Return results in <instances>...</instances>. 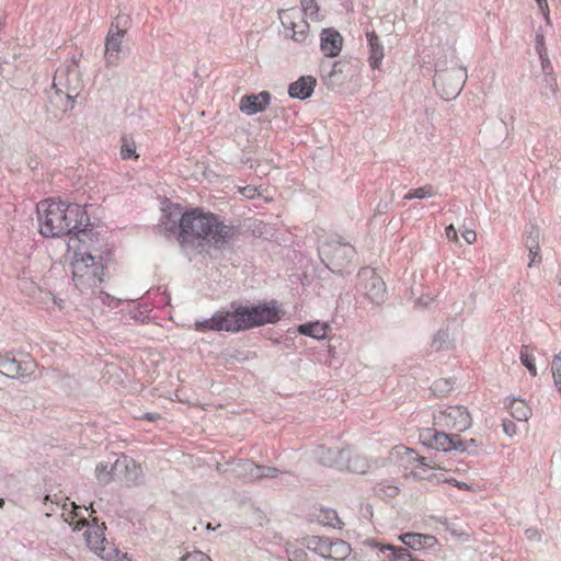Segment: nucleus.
<instances>
[{
  "label": "nucleus",
  "instance_id": "1",
  "mask_svg": "<svg viewBox=\"0 0 561 561\" xmlns=\"http://www.w3.org/2000/svg\"><path fill=\"white\" fill-rule=\"evenodd\" d=\"M39 232L44 237L70 236L69 247L78 241L85 244L92 240L93 231L88 229L90 218L85 209L78 204L42 201L36 206Z\"/></svg>",
  "mask_w": 561,
  "mask_h": 561
},
{
  "label": "nucleus",
  "instance_id": "2",
  "mask_svg": "<svg viewBox=\"0 0 561 561\" xmlns=\"http://www.w3.org/2000/svg\"><path fill=\"white\" fill-rule=\"evenodd\" d=\"M280 319V310L275 301L257 306H234L227 312L216 313L204 321H196L195 328L199 331L239 332L275 323Z\"/></svg>",
  "mask_w": 561,
  "mask_h": 561
},
{
  "label": "nucleus",
  "instance_id": "3",
  "mask_svg": "<svg viewBox=\"0 0 561 561\" xmlns=\"http://www.w3.org/2000/svg\"><path fill=\"white\" fill-rule=\"evenodd\" d=\"M236 229L233 226L221 222L210 213L192 209L184 213L180 225V242L190 243L203 240L215 249L222 250L233 240Z\"/></svg>",
  "mask_w": 561,
  "mask_h": 561
},
{
  "label": "nucleus",
  "instance_id": "4",
  "mask_svg": "<svg viewBox=\"0 0 561 561\" xmlns=\"http://www.w3.org/2000/svg\"><path fill=\"white\" fill-rule=\"evenodd\" d=\"M104 265L102 261H95V256L85 250V244L75 250L72 261V278L75 286L81 291L95 288L103 282Z\"/></svg>",
  "mask_w": 561,
  "mask_h": 561
},
{
  "label": "nucleus",
  "instance_id": "5",
  "mask_svg": "<svg viewBox=\"0 0 561 561\" xmlns=\"http://www.w3.org/2000/svg\"><path fill=\"white\" fill-rule=\"evenodd\" d=\"M301 545L321 558L332 561H346L352 553L351 545L339 538L306 536L301 539Z\"/></svg>",
  "mask_w": 561,
  "mask_h": 561
},
{
  "label": "nucleus",
  "instance_id": "6",
  "mask_svg": "<svg viewBox=\"0 0 561 561\" xmlns=\"http://www.w3.org/2000/svg\"><path fill=\"white\" fill-rule=\"evenodd\" d=\"M472 424V419L462 405H450L436 411L433 415V426L436 430L448 431L457 434L465 432Z\"/></svg>",
  "mask_w": 561,
  "mask_h": 561
},
{
  "label": "nucleus",
  "instance_id": "7",
  "mask_svg": "<svg viewBox=\"0 0 561 561\" xmlns=\"http://www.w3.org/2000/svg\"><path fill=\"white\" fill-rule=\"evenodd\" d=\"M53 85L61 92L66 93V107L73 108L76 99L79 96L82 82L80 79L78 67L75 62L56 70Z\"/></svg>",
  "mask_w": 561,
  "mask_h": 561
},
{
  "label": "nucleus",
  "instance_id": "8",
  "mask_svg": "<svg viewBox=\"0 0 561 561\" xmlns=\"http://www.w3.org/2000/svg\"><path fill=\"white\" fill-rule=\"evenodd\" d=\"M322 262L333 272H341L355 255V249L351 244L331 240L320 248Z\"/></svg>",
  "mask_w": 561,
  "mask_h": 561
},
{
  "label": "nucleus",
  "instance_id": "9",
  "mask_svg": "<svg viewBox=\"0 0 561 561\" xmlns=\"http://www.w3.org/2000/svg\"><path fill=\"white\" fill-rule=\"evenodd\" d=\"M466 80V68L456 67L436 75L434 79V84L438 89L444 99L451 100L456 98L462 90Z\"/></svg>",
  "mask_w": 561,
  "mask_h": 561
},
{
  "label": "nucleus",
  "instance_id": "10",
  "mask_svg": "<svg viewBox=\"0 0 561 561\" xmlns=\"http://www.w3.org/2000/svg\"><path fill=\"white\" fill-rule=\"evenodd\" d=\"M422 437L425 439L428 446L437 450L449 451L453 449H458L465 451L467 449L458 434H454L448 431L436 430L435 426L433 430H427L422 435Z\"/></svg>",
  "mask_w": 561,
  "mask_h": 561
},
{
  "label": "nucleus",
  "instance_id": "11",
  "mask_svg": "<svg viewBox=\"0 0 561 561\" xmlns=\"http://www.w3.org/2000/svg\"><path fill=\"white\" fill-rule=\"evenodd\" d=\"M114 468L116 477L128 486L138 485L144 480L142 470L133 458L124 455L117 457Z\"/></svg>",
  "mask_w": 561,
  "mask_h": 561
},
{
  "label": "nucleus",
  "instance_id": "12",
  "mask_svg": "<svg viewBox=\"0 0 561 561\" xmlns=\"http://www.w3.org/2000/svg\"><path fill=\"white\" fill-rule=\"evenodd\" d=\"M279 19L283 26L291 31V38L296 42H304L309 28L308 23L304 20L300 11L290 9L279 12Z\"/></svg>",
  "mask_w": 561,
  "mask_h": 561
},
{
  "label": "nucleus",
  "instance_id": "13",
  "mask_svg": "<svg viewBox=\"0 0 561 561\" xmlns=\"http://www.w3.org/2000/svg\"><path fill=\"white\" fill-rule=\"evenodd\" d=\"M318 461L327 467H336L343 470L344 459L350 457V448H325L320 446L316 450Z\"/></svg>",
  "mask_w": 561,
  "mask_h": 561
},
{
  "label": "nucleus",
  "instance_id": "14",
  "mask_svg": "<svg viewBox=\"0 0 561 561\" xmlns=\"http://www.w3.org/2000/svg\"><path fill=\"white\" fill-rule=\"evenodd\" d=\"M362 275L365 277L370 275L366 285V296L368 299L376 305H382L386 301V284L383 280L375 276L374 271L370 268H364Z\"/></svg>",
  "mask_w": 561,
  "mask_h": 561
},
{
  "label": "nucleus",
  "instance_id": "15",
  "mask_svg": "<svg viewBox=\"0 0 561 561\" xmlns=\"http://www.w3.org/2000/svg\"><path fill=\"white\" fill-rule=\"evenodd\" d=\"M33 373L30 365L18 362L10 354H0V374L9 377H24Z\"/></svg>",
  "mask_w": 561,
  "mask_h": 561
},
{
  "label": "nucleus",
  "instance_id": "16",
  "mask_svg": "<svg viewBox=\"0 0 561 561\" xmlns=\"http://www.w3.org/2000/svg\"><path fill=\"white\" fill-rule=\"evenodd\" d=\"M271 100V94L262 91L259 94L243 95L241 98L239 107L240 111L247 115H253L265 110Z\"/></svg>",
  "mask_w": 561,
  "mask_h": 561
},
{
  "label": "nucleus",
  "instance_id": "17",
  "mask_svg": "<svg viewBox=\"0 0 561 561\" xmlns=\"http://www.w3.org/2000/svg\"><path fill=\"white\" fill-rule=\"evenodd\" d=\"M343 38L333 28H324L321 33V50L328 57H335L342 49Z\"/></svg>",
  "mask_w": 561,
  "mask_h": 561
},
{
  "label": "nucleus",
  "instance_id": "18",
  "mask_svg": "<svg viewBox=\"0 0 561 561\" xmlns=\"http://www.w3.org/2000/svg\"><path fill=\"white\" fill-rule=\"evenodd\" d=\"M123 37L124 35L122 34V32H114L113 28H110L108 34L106 36L104 53L106 62L108 65H117L122 53Z\"/></svg>",
  "mask_w": 561,
  "mask_h": 561
},
{
  "label": "nucleus",
  "instance_id": "19",
  "mask_svg": "<svg viewBox=\"0 0 561 561\" xmlns=\"http://www.w3.org/2000/svg\"><path fill=\"white\" fill-rule=\"evenodd\" d=\"M399 539L409 548L413 550H425L434 548L438 540L435 536L419 534V533H405L399 537Z\"/></svg>",
  "mask_w": 561,
  "mask_h": 561
},
{
  "label": "nucleus",
  "instance_id": "20",
  "mask_svg": "<svg viewBox=\"0 0 561 561\" xmlns=\"http://www.w3.org/2000/svg\"><path fill=\"white\" fill-rule=\"evenodd\" d=\"M316 83V79L311 76L300 77L297 81L289 84L288 94L293 99L306 100L311 96Z\"/></svg>",
  "mask_w": 561,
  "mask_h": 561
},
{
  "label": "nucleus",
  "instance_id": "21",
  "mask_svg": "<svg viewBox=\"0 0 561 561\" xmlns=\"http://www.w3.org/2000/svg\"><path fill=\"white\" fill-rule=\"evenodd\" d=\"M184 213L179 206L170 208L169 211L164 210L161 218L160 228H163L169 234H178L180 239V225L182 224Z\"/></svg>",
  "mask_w": 561,
  "mask_h": 561
},
{
  "label": "nucleus",
  "instance_id": "22",
  "mask_svg": "<svg viewBox=\"0 0 561 561\" xmlns=\"http://www.w3.org/2000/svg\"><path fill=\"white\" fill-rule=\"evenodd\" d=\"M366 37L370 50L368 58L369 65L373 69L379 68L383 59V46L374 30L366 31Z\"/></svg>",
  "mask_w": 561,
  "mask_h": 561
},
{
  "label": "nucleus",
  "instance_id": "23",
  "mask_svg": "<svg viewBox=\"0 0 561 561\" xmlns=\"http://www.w3.org/2000/svg\"><path fill=\"white\" fill-rule=\"evenodd\" d=\"M373 466L374 465L370 463L366 459V457H364L359 454H354L350 449V457H346L344 459L343 470H347L353 473L364 474V473L369 472L371 470Z\"/></svg>",
  "mask_w": 561,
  "mask_h": 561
},
{
  "label": "nucleus",
  "instance_id": "24",
  "mask_svg": "<svg viewBox=\"0 0 561 561\" xmlns=\"http://www.w3.org/2000/svg\"><path fill=\"white\" fill-rule=\"evenodd\" d=\"M539 237H540L539 229L533 228L531 231L525 238V243L529 250V257H530V261L528 263L529 267L533 266L534 264L541 262Z\"/></svg>",
  "mask_w": 561,
  "mask_h": 561
},
{
  "label": "nucleus",
  "instance_id": "25",
  "mask_svg": "<svg viewBox=\"0 0 561 561\" xmlns=\"http://www.w3.org/2000/svg\"><path fill=\"white\" fill-rule=\"evenodd\" d=\"M506 408L510 414L519 422H526L531 415V409L526 401L522 399H511Z\"/></svg>",
  "mask_w": 561,
  "mask_h": 561
},
{
  "label": "nucleus",
  "instance_id": "26",
  "mask_svg": "<svg viewBox=\"0 0 561 561\" xmlns=\"http://www.w3.org/2000/svg\"><path fill=\"white\" fill-rule=\"evenodd\" d=\"M317 520L323 526H329L335 529H341L344 525L336 511L332 508H320L317 514Z\"/></svg>",
  "mask_w": 561,
  "mask_h": 561
},
{
  "label": "nucleus",
  "instance_id": "27",
  "mask_svg": "<svg viewBox=\"0 0 561 561\" xmlns=\"http://www.w3.org/2000/svg\"><path fill=\"white\" fill-rule=\"evenodd\" d=\"M260 471L261 466L248 459L238 465V474L250 482L260 480Z\"/></svg>",
  "mask_w": 561,
  "mask_h": 561
},
{
  "label": "nucleus",
  "instance_id": "28",
  "mask_svg": "<svg viewBox=\"0 0 561 561\" xmlns=\"http://www.w3.org/2000/svg\"><path fill=\"white\" fill-rule=\"evenodd\" d=\"M329 325L320 322L305 323L300 324L298 328V332L302 335L311 336L313 339H324L327 336V331Z\"/></svg>",
  "mask_w": 561,
  "mask_h": 561
},
{
  "label": "nucleus",
  "instance_id": "29",
  "mask_svg": "<svg viewBox=\"0 0 561 561\" xmlns=\"http://www.w3.org/2000/svg\"><path fill=\"white\" fill-rule=\"evenodd\" d=\"M115 461L112 462H100L95 467V478L102 484H108L114 480L115 474Z\"/></svg>",
  "mask_w": 561,
  "mask_h": 561
},
{
  "label": "nucleus",
  "instance_id": "30",
  "mask_svg": "<svg viewBox=\"0 0 561 561\" xmlns=\"http://www.w3.org/2000/svg\"><path fill=\"white\" fill-rule=\"evenodd\" d=\"M520 360H522L523 365L528 369V371L530 373L531 376H534V377L537 376V368L535 365V355H534L533 350L529 346H527V345L522 346Z\"/></svg>",
  "mask_w": 561,
  "mask_h": 561
},
{
  "label": "nucleus",
  "instance_id": "31",
  "mask_svg": "<svg viewBox=\"0 0 561 561\" xmlns=\"http://www.w3.org/2000/svg\"><path fill=\"white\" fill-rule=\"evenodd\" d=\"M401 451H403V453H404L405 458H407V461H408L409 463H411V465H412V463H414V462H419V463H420V465H422V466H425V467H428V468H433V466H431L430 463H426V462H425V458H424V457H422V458H421V457H419V456L416 455V453H415V451H413V450H411V449H408V448H405V447H396V448L393 449V451H391L390 457L392 458L394 455H397V456H398V455H400V454H401Z\"/></svg>",
  "mask_w": 561,
  "mask_h": 561
},
{
  "label": "nucleus",
  "instance_id": "32",
  "mask_svg": "<svg viewBox=\"0 0 561 561\" xmlns=\"http://www.w3.org/2000/svg\"><path fill=\"white\" fill-rule=\"evenodd\" d=\"M66 93L58 91L54 85H51V89L48 91V100L49 102L57 107L58 110L62 112L71 111L72 108L66 107Z\"/></svg>",
  "mask_w": 561,
  "mask_h": 561
},
{
  "label": "nucleus",
  "instance_id": "33",
  "mask_svg": "<svg viewBox=\"0 0 561 561\" xmlns=\"http://www.w3.org/2000/svg\"><path fill=\"white\" fill-rule=\"evenodd\" d=\"M436 194V190L433 185H425L423 187L410 190L404 198L405 199H412V198H425V197H432Z\"/></svg>",
  "mask_w": 561,
  "mask_h": 561
},
{
  "label": "nucleus",
  "instance_id": "34",
  "mask_svg": "<svg viewBox=\"0 0 561 561\" xmlns=\"http://www.w3.org/2000/svg\"><path fill=\"white\" fill-rule=\"evenodd\" d=\"M551 373L557 391L561 396V353L554 355L551 362Z\"/></svg>",
  "mask_w": 561,
  "mask_h": 561
},
{
  "label": "nucleus",
  "instance_id": "35",
  "mask_svg": "<svg viewBox=\"0 0 561 561\" xmlns=\"http://www.w3.org/2000/svg\"><path fill=\"white\" fill-rule=\"evenodd\" d=\"M121 156L123 159L138 158L136 144L127 137L122 138Z\"/></svg>",
  "mask_w": 561,
  "mask_h": 561
},
{
  "label": "nucleus",
  "instance_id": "36",
  "mask_svg": "<svg viewBox=\"0 0 561 561\" xmlns=\"http://www.w3.org/2000/svg\"><path fill=\"white\" fill-rule=\"evenodd\" d=\"M85 539L88 546H90L91 549H103L102 547H100V545L103 543V541L105 540L103 534H99L96 530L92 531L91 529H88L85 531Z\"/></svg>",
  "mask_w": 561,
  "mask_h": 561
},
{
  "label": "nucleus",
  "instance_id": "37",
  "mask_svg": "<svg viewBox=\"0 0 561 561\" xmlns=\"http://www.w3.org/2000/svg\"><path fill=\"white\" fill-rule=\"evenodd\" d=\"M130 23L129 15L127 14H118L115 20L112 22L111 28L114 30V32H122L123 35H125L128 26Z\"/></svg>",
  "mask_w": 561,
  "mask_h": 561
},
{
  "label": "nucleus",
  "instance_id": "38",
  "mask_svg": "<svg viewBox=\"0 0 561 561\" xmlns=\"http://www.w3.org/2000/svg\"><path fill=\"white\" fill-rule=\"evenodd\" d=\"M388 551L392 552V561H413L414 559L404 548L388 545Z\"/></svg>",
  "mask_w": 561,
  "mask_h": 561
},
{
  "label": "nucleus",
  "instance_id": "39",
  "mask_svg": "<svg viewBox=\"0 0 561 561\" xmlns=\"http://www.w3.org/2000/svg\"><path fill=\"white\" fill-rule=\"evenodd\" d=\"M181 561H213L207 554L199 550L187 552L180 558Z\"/></svg>",
  "mask_w": 561,
  "mask_h": 561
},
{
  "label": "nucleus",
  "instance_id": "40",
  "mask_svg": "<svg viewBox=\"0 0 561 561\" xmlns=\"http://www.w3.org/2000/svg\"><path fill=\"white\" fill-rule=\"evenodd\" d=\"M301 10L305 14L313 16L318 13V5L316 0H301Z\"/></svg>",
  "mask_w": 561,
  "mask_h": 561
},
{
  "label": "nucleus",
  "instance_id": "41",
  "mask_svg": "<svg viewBox=\"0 0 561 561\" xmlns=\"http://www.w3.org/2000/svg\"><path fill=\"white\" fill-rule=\"evenodd\" d=\"M289 561H307V553L302 548L287 550Z\"/></svg>",
  "mask_w": 561,
  "mask_h": 561
},
{
  "label": "nucleus",
  "instance_id": "42",
  "mask_svg": "<svg viewBox=\"0 0 561 561\" xmlns=\"http://www.w3.org/2000/svg\"><path fill=\"white\" fill-rule=\"evenodd\" d=\"M280 473V470L275 467L261 466L260 479L263 478H276Z\"/></svg>",
  "mask_w": 561,
  "mask_h": 561
},
{
  "label": "nucleus",
  "instance_id": "43",
  "mask_svg": "<svg viewBox=\"0 0 561 561\" xmlns=\"http://www.w3.org/2000/svg\"><path fill=\"white\" fill-rule=\"evenodd\" d=\"M239 192L241 193V195H243L247 198H254L255 196L259 195L257 187L253 186V185H247L243 187H239Z\"/></svg>",
  "mask_w": 561,
  "mask_h": 561
},
{
  "label": "nucleus",
  "instance_id": "44",
  "mask_svg": "<svg viewBox=\"0 0 561 561\" xmlns=\"http://www.w3.org/2000/svg\"><path fill=\"white\" fill-rule=\"evenodd\" d=\"M445 236L451 242H455V243L459 242L458 233H457V230L454 227V225H449V226L446 227Z\"/></svg>",
  "mask_w": 561,
  "mask_h": 561
},
{
  "label": "nucleus",
  "instance_id": "45",
  "mask_svg": "<svg viewBox=\"0 0 561 561\" xmlns=\"http://www.w3.org/2000/svg\"><path fill=\"white\" fill-rule=\"evenodd\" d=\"M462 238L469 244H472L477 241V232L473 229H465L462 231Z\"/></svg>",
  "mask_w": 561,
  "mask_h": 561
},
{
  "label": "nucleus",
  "instance_id": "46",
  "mask_svg": "<svg viewBox=\"0 0 561 561\" xmlns=\"http://www.w3.org/2000/svg\"><path fill=\"white\" fill-rule=\"evenodd\" d=\"M503 431L508 436H514L516 434V425L510 420H505L503 422Z\"/></svg>",
  "mask_w": 561,
  "mask_h": 561
},
{
  "label": "nucleus",
  "instance_id": "47",
  "mask_svg": "<svg viewBox=\"0 0 561 561\" xmlns=\"http://www.w3.org/2000/svg\"><path fill=\"white\" fill-rule=\"evenodd\" d=\"M536 1L538 3V7L541 10L542 14L548 20L549 19V5H548L547 0H536Z\"/></svg>",
  "mask_w": 561,
  "mask_h": 561
},
{
  "label": "nucleus",
  "instance_id": "48",
  "mask_svg": "<svg viewBox=\"0 0 561 561\" xmlns=\"http://www.w3.org/2000/svg\"><path fill=\"white\" fill-rule=\"evenodd\" d=\"M447 482L457 486L459 490H471V486L469 484H467L466 482H459L455 479H449V480H447Z\"/></svg>",
  "mask_w": 561,
  "mask_h": 561
},
{
  "label": "nucleus",
  "instance_id": "49",
  "mask_svg": "<svg viewBox=\"0 0 561 561\" xmlns=\"http://www.w3.org/2000/svg\"><path fill=\"white\" fill-rule=\"evenodd\" d=\"M79 507H76L78 510ZM75 515L78 517L77 525L78 526H85L88 524L87 519L83 516H80V514L75 511Z\"/></svg>",
  "mask_w": 561,
  "mask_h": 561
},
{
  "label": "nucleus",
  "instance_id": "50",
  "mask_svg": "<svg viewBox=\"0 0 561 561\" xmlns=\"http://www.w3.org/2000/svg\"><path fill=\"white\" fill-rule=\"evenodd\" d=\"M158 417H159V414H157V413H146L142 415V419L151 421V422L156 421Z\"/></svg>",
  "mask_w": 561,
  "mask_h": 561
},
{
  "label": "nucleus",
  "instance_id": "51",
  "mask_svg": "<svg viewBox=\"0 0 561 561\" xmlns=\"http://www.w3.org/2000/svg\"><path fill=\"white\" fill-rule=\"evenodd\" d=\"M337 67H339V62H334V64L331 66L330 71H328V77H330V78H331V77H333L337 71H340V70L337 69Z\"/></svg>",
  "mask_w": 561,
  "mask_h": 561
},
{
  "label": "nucleus",
  "instance_id": "52",
  "mask_svg": "<svg viewBox=\"0 0 561 561\" xmlns=\"http://www.w3.org/2000/svg\"><path fill=\"white\" fill-rule=\"evenodd\" d=\"M398 492V488H391V486H388V495L389 496H392L393 494H397Z\"/></svg>",
  "mask_w": 561,
  "mask_h": 561
},
{
  "label": "nucleus",
  "instance_id": "53",
  "mask_svg": "<svg viewBox=\"0 0 561 561\" xmlns=\"http://www.w3.org/2000/svg\"><path fill=\"white\" fill-rule=\"evenodd\" d=\"M3 506H4V500L0 499V508H3Z\"/></svg>",
  "mask_w": 561,
  "mask_h": 561
},
{
  "label": "nucleus",
  "instance_id": "54",
  "mask_svg": "<svg viewBox=\"0 0 561 561\" xmlns=\"http://www.w3.org/2000/svg\"><path fill=\"white\" fill-rule=\"evenodd\" d=\"M321 71H322L323 73L325 72V66H324V65H322Z\"/></svg>",
  "mask_w": 561,
  "mask_h": 561
},
{
  "label": "nucleus",
  "instance_id": "55",
  "mask_svg": "<svg viewBox=\"0 0 561 561\" xmlns=\"http://www.w3.org/2000/svg\"><path fill=\"white\" fill-rule=\"evenodd\" d=\"M413 561H424V560H420V559H414Z\"/></svg>",
  "mask_w": 561,
  "mask_h": 561
},
{
  "label": "nucleus",
  "instance_id": "56",
  "mask_svg": "<svg viewBox=\"0 0 561 561\" xmlns=\"http://www.w3.org/2000/svg\"><path fill=\"white\" fill-rule=\"evenodd\" d=\"M179 561H181V560H179Z\"/></svg>",
  "mask_w": 561,
  "mask_h": 561
}]
</instances>
